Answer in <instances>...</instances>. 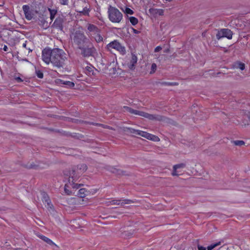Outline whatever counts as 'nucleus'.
Instances as JSON below:
<instances>
[{"instance_id": "22", "label": "nucleus", "mask_w": 250, "mask_h": 250, "mask_svg": "<svg viewBox=\"0 0 250 250\" xmlns=\"http://www.w3.org/2000/svg\"><path fill=\"white\" fill-rule=\"evenodd\" d=\"M26 168L28 169H37L39 168V165L34 164V163H28L24 166Z\"/></svg>"}, {"instance_id": "43", "label": "nucleus", "mask_w": 250, "mask_h": 250, "mask_svg": "<svg viewBox=\"0 0 250 250\" xmlns=\"http://www.w3.org/2000/svg\"><path fill=\"white\" fill-rule=\"evenodd\" d=\"M198 250H206V248L203 247V246H200V245H198Z\"/></svg>"}, {"instance_id": "21", "label": "nucleus", "mask_w": 250, "mask_h": 250, "mask_svg": "<svg viewBox=\"0 0 250 250\" xmlns=\"http://www.w3.org/2000/svg\"><path fill=\"white\" fill-rule=\"evenodd\" d=\"M133 203L134 202L132 200L129 199L119 200V205H121L122 207H124L126 204H130Z\"/></svg>"}, {"instance_id": "24", "label": "nucleus", "mask_w": 250, "mask_h": 250, "mask_svg": "<svg viewBox=\"0 0 250 250\" xmlns=\"http://www.w3.org/2000/svg\"><path fill=\"white\" fill-rule=\"evenodd\" d=\"M128 18L130 22L133 25H135L138 23V19L134 17H128Z\"/></svg>"}, {"instance_id": "33", "label": "nucleus", "mask_w": 250, "mask_h": 250, "mask_svg": "<svg viewBox=\"0 0 250 250\" xmlns=\"http://www.w3.org/2000/svg\"><path fill=\"white\" fill-rule=\"evenodd\" d=\"M223 33V29H221L220 30L218 31V33L216 34V38L218 40H220L221 38H224V35Z\"/></svg>"}, {"instance_id": "52", "label": "nucleus", "mask_w": 250, "mask_h": 250, "mask_svg": "<svg viewBox=\"0 0 250 250\" xmlns=\"http://www.w3.org/2000/svg\"><path fill=\"white\" fill-rule=\"evenodd\" d=\"M249 119H250V117H249Z\"/></svg>"}, {"instance_id": "14", "label": "nucleus", "mask_w": 250, "mask_h": 250, "mask_svg": "<svg viewBox=\"0 0 250 250\" xmlns=\"http://www.w3.org/2000/svg\"><path fill=\"white\" fill-rule=\"evenodd\" d=\"M186 167V164L184 163H181L177 165H175L173 167V171L172 172V175L173 176H178L179 175L178 173V171H177L178 169L179 168H183Z\"/></svg>"}, {"instance_id": "46", "label": "nucleus", "mask_w": 250, "mask_h": 250, "mask_svg": "<svg viewBox=\"0 0 250 250\" xmlns=\"http://www.w3.org/2000/svg\"><path fill=\"white\" fill-rule=\"evenodd\" d=\"M160 49H161V48L159 46H158L155 49V52H157L159 50H160Z\"/></svg>"}, {"instance_id": "2", "label": "nucleus", "mask_w": 250, "mask_h": 250, "mask_svg": "<svg viewBox=\"0 0 250 250\" xmlns=\"http://www.w3.org/2000/svg\"><path fill=\"white\" fill-rule=\"evenodd\" d=\"M67 54L60 48H44L42 51V59L46 64L51 63L57 68L63 67L67 60Z\"/></svg>"}, {"instance_id": "26", "label": "nucleus", "mask_w": 250, "mask_h": 250, "mask_svg": "<svg viewBox=\"0 0 250 250\" xmlns=\"http://www.w3.org/2000/svg\"><path fill=\"white\" fill-rule=\"evenodd\" d=\"M48 10L50 12V19L51 20V21H53L55 18V15L57 14V11L55 9H49Z\"/></svg>"}, {"instance_id": "47", "label": "nucleus", "mask_w": 250, "mask_h": 250, "mask_svg": "<svg viewBox=\"0 0 250 250\" xmlns=\"http://www.w3.org/2000/svg\"><path fill=\"white\" fill-rule=\"evenodd\" d=\"M22 46H23V47H24V48H26V42L23 44Z\"/></svg>"}, {"instance_id": "23", "label": "nucleus", "mask_w": 250, "mask_h": 250, "mask_svg": "<svg viewBox=\"0 0 250 250\" xmlns=\"http://www.w3.org/2000/svg\"><path fill=\"white\" fill-rule=\"evenodd\" d=\"M46 205H45V207L47 208L48 211H49L51 213H53L54 211L53 206L52 204L51 203L50 201L46 203Z\"/></svg>"}, {"instance_id": "30", "label": "nucleus", "mask_w": 250, "mask_h": 250, "mask_svg": "<svg viewBox=\"0 0 250 250\" xmlns=\"http://www.w3.org/2000/svg\"><path fill=\"white\" fill-rule=\"evenodd\" d=\"M110 205H119V200H113L110 201H109L107 203V205L109 206Z\"/></svg>"}, {"instance_id": "31", "label": "nucleus", "mask_w": 250, "mask_h": 250, "mask_svg": "<svg viewBox=\"0 0 250 250\" xmlns=\"http://www.w3.org/2000/svg\"><path fill=\"white\" fill-rule=\"evenodd\" d=\"M233 143L235 145L238 146L244 145L245 144V142L242 140L233 141Z\"/></svg>"}, {"instance_id": "39", "label": "nucleus", "mask_w": 250, "mask_h": 250, "mask_svg": "<svg viewBox=\"0 0 250 250\" xmlns=\"http://www.w3.org/2000/svg\"><path fill=\"white\" fill-rule=\"evenodd\" d=\"M162 84L163 85H177L176 83H170V82H163L162 83Z\"/></svg>"}, {"instance_id": "7", "label": "nucleus", "mask_w": 250, "mask_h": 250, "mask_svg": "<svg viewBox=\"0 0 250 250\" xmlns=\"http://www.w3.org/2000/svg\"><path fill=\"white\" fill-rule=\"evenodd\" d=\"M141 116L144 117L152 121H162L165 120V117L158 114H151L146 112H143Z\"/></svg>"}, {"instance_id": "8", "label": "nucleus", "mask_w": 250, "mask_h": 250, "mask_svg": "<svg viewBox=\"0 0 250 250\" xmlns=\"http://www.w3.org/2000/svg\"><path fill=\"white\" fill-rule=\"evenodd\" d=\"M108 48H112L115 49L119 51L122 54L125 53V47L123 46L118 42L117 41H114L107 45Z\"/></svg>"}, {"instance_id": "4", "label": "nucleus", "mask_w": 250, "mask_h": 250, "mask_svg": "<svg viewBox=\"0 0 250 250\" xmlns=\"http://www.w3.org/2000/svg\"><path fill=\"white\" fill-rule=\"evenodd\" d=\"M108 16L109 20L114 23H119L123 19L122 13L116 7L109 5L108 8Z\"/></svg>"}, {"instance_id": "41", "label": "nucleus", "mask_w": 250, "mask_h": 250, "mask_svg": "<svg viewBox=\"0 0 250 250\" xmlns=\"http://www.w3.org/2000/svg\"><path fill=\"white\" fill-rule=\"evenodd\" d=\"M68 0H60V2L62 5H67Z\"/></svg>"}, {"instance_id": "19", "label": "nucleus", "mask_w": 250, "mask_h": 250, "mask_svg": "<svg viewBox=\"0 0 250 250\" xmlns=\"http://www.w3.org/2000/svg\"><path fill=\"white\" fill-rule=\"evenodd\" d=\"M223 34L224 35V37H226L228 39H232L233 33H232V32L230 29H229L227 28H224V29H223Z\"/></svg>"}, {"instance_id": "10", "label": "nucleus", "mask_w": 250, "mask_h": 250, "mask_svg": "<svg viewBox=\"0 0 250 250\" xmlns=\"http://www.w3.org/2000/svg\"><path fill=\"white\" fill-rule=\"evenodd\" d=\"M22 9L25 15V18L28 20H31L34 16L33 12L30 10V7L27 5L22 6Z\"/></svg>"}, {"instance_id": "34", "label": "nucleus", "mask_w": 250, "mask_h": 250, "mask_svg": "<svg viewBox=\"0 0 250 250\" xmlns=\"http://www.w3.org/2000/svg\"><path fill=\"white\" fill-rule=\"evenodd\" d=\"M132 235V233L129 231H124L122 233V236L124 238L129 237Z\"/></svg>"}, {"instance_id": "1", "label": "nucleus", "mask_w": 250, "mask_h": 250, "mask_svg": "<svg viewBox=\"0 0 250 250\" xmlns=\"http://www.w3.org/2000/svg\"><path fill=\"white\" fill-rule=\"evenodd\" d=\"M72 44L77 48L81 50V54L84 58L94 57L96 54V49L93 44L85 47V44L89 42V39L86 37L84 33L77 30L71 35Z\"/></svg>"}, {"instance_id": "6", "label": "nucleus", "mask_w": 250, "mask_h": 250, "mask_svg": "<svg viewBox=\"0 0 250 250\" xmlns=\"http://www.w3.org/2000/svg\"><path fill=\"white\" fill-rule=\"evenodd\" d=\"M87 169V166L84 164L78 165L76 166H74L71 168L70 172V175H72L75 179H79L84 172Z\"/></svg>"}, {"instance_id": "3", "label": "nucleus", "mask_w": 250, "mask_h": 250, "mask_svg": "<svg viewBox=\"0 0 250 250\" xmlns=\"http://www.w3.org/2000/svg\"><path fill=\"white\" fill-rule=\"evenodd\" d=\"M86 28V34L91 40L94 39L97 43L103 41V37L101 34V30L97 26L92 23H87Z\"/></svg>"}, {"instance_id": "36", "label": "nucleus", "mask_w": 250, "mask_h": 250, "mask_svg": "<svg viewBox=\"0 0 250 250\" xmlns=\"http://www.w3.org/2000/svg\"><path fill=\"white\" fill-rule=\"evenodd\" d=\"M36 74L39 78L42 79L43 77V74L41 70H36Z\"/></svg>"}, {"instance_id": "20", "label": "nucleus", "mask_w": 250, "mask_h": 250, "mask_svg": "<svg viewBox=\"0 0 250 250\" xmlns=\"http://www.w3.org/2000/svg\"><path fill=\"white\" fill-rule=\"evenodd\" d=\"M40 237L41 239H42L44 242H46L48 244H49L50 245H55L56 247H57V246L49 238H48L43 235H40Z\"/></svg>"}, {"instance_id": "18", "label": "nucleus", "mask_w": 250, "mask_h": 250, "mask_svg": "<svg viewBox=\"0 0 250 250\" xmlns=\"http://www.w3.org/2000/svg\"><path fill=\"white\" fill-rule=\"evenodd\" d=\"M232 67L233 68L239 69L241 70H243L245 68V64L240 62H236L232 64Z\"/></svg>"}, {"instance_id": "9", "label": "nucleus", "mask_w": 250, "mask_h": 250, "mask_svg": "<svg viewBox=\"0 0 250 250\" xmlns=\"http://www.w3.org/2000/svg\"><path fill=\"white\" fill-rule=\"evenodd\" d=\"M78 179H75L72 176V175H70L68 183L66 184V187H68V188H72L74 189H78L81 186H83V185L82 184H76L75 182H76Z\"/></svg>"}, {"instance_id": "11", "label": "nucleus", "mask_w": 250, "mask_h": 250, "mask_svg": "<svg viewBox=\"0 0 250 250\" xmlns=\"http://www.w3.org/2000/svg\"><path fill=\"white\" fill-rule=\"evenodd\" d=\"M64 22V20L63 18L59 17L56 19L53 24V27L56 28H57L61 31L63 30V23Z\"/></svg>"}, {"instance_id": "12", "label": "nucleus", "mask_w": 250, "mask_h": 250, "mask_svg": "<svg viewBox=\"0 0 250 250\" xmlns=\"http://www.w3.org/2000/svg\"><path fill=\"white\" fill-rule=\"evenodd\" d=\"M57 83L59 84L64 85L67 88H72L75 85V84L73 82L68 81H64L61 79H57Z\"/></svg>"}, {"instance_id": "44", "label": "nucleus", "mask_w": 250, "mask_h": 250, "mask_svg": "<svg viewBox=\"0 0 250 250\" xmlns=\"http://www.w3.org/2000/svg\"><path fill=\"white\" fill-rule=\"evenodd\" d=\"M16 80L18 82H22V80L20 77H17L16 78Z\"/></svg>"}, {"instance_id": "37", "label": "nucleus", "mask_w": 250, "mask_h": 250, "mask_svg": "<svg viewBox=\"0 0 250 250\" xmlns=\"http://www.w3.org/2000/svg\"><path fill=\"white\" fill-rule=\"evenodd\" d=\"M124 12L126 14L132 15L134 13L133 11L128 7L125 8Z\"/></svg>"}, {"instance_id": "15", "label": "nucleus", "mask_w": 250, "mask_h": 250, "mask_svg": "<svg viewBox=\"0 0 250 250\" xmlns=\"http://www.w3.org/2000/svg\"><path fill=\"white\" fill-rule=\"evenodd\" d=\"M149 13L154 17L157 16H162L164 15V10L161 9L150 8L149 9Z\"/></svg>"}, {"instance_id": "16", "label": "nucleus", "mask_w": 250, "mask_h": 250, "mask_svg": "<svg viewBox=\"0 0 250 250\" xmlns=\"http://www.w3.org/2000/svg\"><path fill=\"white\" fill-rule=\"evenodd\" d=\"M137 56L135 55L132 54L131 59L128 63V67L130 69L132 70L134 68L135 65L137 63Z\"/></svg>"}, {"instance_id": "27", "label": "nucleus", "mask_w": 250, "mask_h": 250, "mask_svg": "<svg viewBox=\"0 0 250 250\" xmlns=\"http://www.w3.org/2000/svg\"><path fill=\"white\" fill-rule=\"evenodd\" d=\"M87 191L85 188H81L78 192V194L81 198L84 197L86 195L85 192Z\"/></svg>"}, {"instance_id": "25", "label": "nucleus", "mask_w": 250, "mask_h": 250, "mask_svg": "<svg viewBox=\"0 0 250 250\" xmlns=\"http://www.w3.org/2000/svg\"><path fill=\"white\" fill-rule=\"evenodd\" d=\"M86 71H87V74L90 75H94V67L90 66H86L85 67Z\"/></svg>"}, {"instance_id": "50", "label": "nucleus", "mask_w": 250, "mask_h": 250, "mask_svg": "<svg viewBox=\"0 0 250 250\" xmlns=\"http://www.w3.org/2000/svg\"><path fill=\"white\" fill-rule=\"evenodd\" d=\"M63 135H67V134H65V132H64V133H63Z\"/></svg>"}, {"instance_id": "13", "label": "nucleus", "mask_w": 250, "mask_h": 250, "mask_svg": "<svg viewBox=\"0 0 250 250\" xmlns=\"http://www.w3.org/2000/svg\"><path fill=\"white\" fill-rule=\"evenodd\" d=\"M105 168L111 172V173L117 174V175H124L125 173H124V171H122L121 170L117 169L115 167H113L110 166H107L105 167Z\"/></svg>"}, {"instance_id": "17", "label": "nucleus", "mask_w": 250, "mask_h": 250, "mask_svg": "<svg viewBox=\"0 0 250 250\" xmlns=\"http://www.w3.org/2000/svg\"><path fill=\"white\" fill-rule=\"evenodd\" d=\"M124 108L126 111L129 112V113L135 115H138L139 116H141L142 113H143V111H139L137 110H135L132 108H131L130 107L127 106H124Z\"/></svg>"}, {"instance_id": "42", "label": "nucleus", "mask_w": 250, "mask_h": 250, "mask_svg": "<svg viewBox=\"0 0 250 250\" xmlns=\"http://www.w3.org/2000/svg\"><path fill=\"white\" fill-rule=\"evenodd\" d=\"M131 29L132 30L133 33L135 34H139L140 32V31L133 28V27H131Z\"/></svg>"}, {"instance_id": "28", "label": "nucleus", "mask_w": 250, "mask_h": 250, "mask_svg": "<svg viewBox=\"0 0 250 250\" xmlns=\"http://www.w3.org/2000/svg\"><path fill=\"white\" fill-rule=\"evenodd\" d=\"M42 202L44 203H47L50 201V199L47 195V194L45 192L42 193Z\"/></svg>"}, {"instance_id": "32", "label": "nucleus", "mask_w": 250, "mask_h": 250, "mask_svg": "<svg viewBox=\"0 0 250 250\" xmlns=\"http://www.w3.org/2000/svg\"><path fill=\"white\" fill-rule=\"evenodd\" d=\"M220 244H221V242H219L218 243H215V244H211L210 246L208 247L207 250H212L214 248H215L216 247L220 245Z\"/></svg>"}, {"instance_id": "38", "label": "nucleus", "mask_w": 250, "mask_h": 250, "mask_svg": "<svg viewBox=\"0 0 250 250\" xmlns=\"http://www.w3.org/2000/svg\"><path fill=\"white\" fill-rule=\"evenodd\" d=\"M156 68H157V65L155 63H153L151 65V71H150V74H152L153 73H154V72L156 71Z\"/></svg>"}, {"instance_id": "51", "label": "nucleus", "mask_w": 250, "mask_h": 250, "mask_svg": "<svg viewBox=\"0 0 250 250\" xmlns=\"http://www.w3.org/2000/svg\"><path fill=\"white\" fill-rule=\"evenodd\" d=\"M29 51H31V52L32 51V50H31L30 49H29Z\"/></svg>"}, {"instance_id": "29", "label": "nucleus", "mask_w": 250, "mask_h": 250, "mask_svg": "<svg viewBox=\"0 0 250 250\" xmlns=\"http://www.w3.org/2000/svg\"><path fill=\"white\" fill-rule=\"evenodd\" d=\"M91 124H93V125H99V126H102V127H103V128H108V129H111V130H115L112 127H110V126H109L108 125H103V124H98V123H96V124L91 123Z\"/></svg>"}, {"instance_id": "35", "label": "nucleus", "mask_w": 250, "mask_h": 250, "mask_svg": "<svg viewBox=\"0 0 250 250\" xmlns=\"http://www.w3.org/2000/svg\"><path fill=\"white\" fill-rule=\"evenodd\" d=\"M88 9L86 7H85L82 11H79L78 12L82 13L84 15H87L88 14Z\"/></svg>"}, {"instance_id": "5", "label": "nucleus", "mask_w": 250, "mask_h": 250, "mask_svg": "<svg viewBox=\"0 0 250 250\" xmlns=\"http://www.w3.org/2000/svg\"><path fill=\"white\" fill-rule=\"evenodd\" d=\"M123 130L125 132H128L130 133L140 135L150 140H153L154 141L159 140V138L155 135L148 133L145 131L136 130L131 127H124Z\"/></svg>"}, {"instance_id": "49", "label": "nucleus", "mask_w": 250, "mask_h": 250, "mask_svg": "<svg viewBox=\"0 0 250 250\" xmlns=\"http://www.w3.org/2000/svg\"><path fill=\"white\" fill-rule=\"evenodd\" d=\"M166 0L167 1H169V2L172 1V0Z\"/></svg>"}, {"instance_id": "48", "label": "nucleus", "mask_w": 250, "mask_h": 250, "mask_svg": "<svg viewBox=\"0 0 250 250\" xmlns=\"http://www.w3.org/2000/svg\"><path fill=\"white\" fill-rule=\"evenodd\" d=\"M221 72H218L216 74V76H218L219 74H221Z\"/></svg>"}, {"instance_id": "40", "label": "nucleus", "mask_w": 250, "mask_h": 250, "mask_svg": "<svg viewBox=\"0 0 250 250\" xmlns=\"http://www.w3.org/2000/svg\"><path fill=\"white\" fill-rule=\"evenodd\" d=\"M68 187H66V184L64 186V191L67 195H71L72 193V191H70L68 188Z\"/></svg>"}, {"instance_id": "45", "label": "nucleus", "mask_w": 250, "mask_h": 250, "mask_svg": "<svg viewBox=\"0 0 250 250\" xmlns=\"http://www.w3.org/2000/svg\"><path fill=\"white\" fill-rule=\"evenodd\" d=\"M3 50L5 51H7L8 50V47L6 45H4V46L3 47Z\"/></svg>"}]
</instances>
